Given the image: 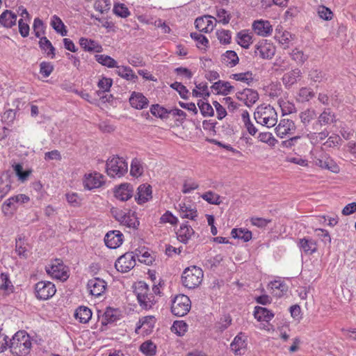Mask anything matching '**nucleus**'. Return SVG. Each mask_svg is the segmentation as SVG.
I'll return each mask as SVG.
<instances>
[{
	"label": "nucleus",
	"mask_w": 356,
	"mask_h": 356,
	"mask_svg": "<svg viewBox=\"0 0 356 356\" xmlns=\"http://www.w3.org/2000/svg\"><path fill=\"white\" fill-rule=\"evenodd\" d=\"M9 347L13 354L25 356L31 348V338L25 331H19L10 339Z\"/></svg>",
	"instance_id": "obj_1"
},
{
	"label": "nucleus",
	"mask_w": 356,
	"mask_h": 356,
	"mask_svg": "<svg viewBox=\"0 0 356 356\" xmlns=\"http://www.w3.org/2000/svg\"><path fill=\"white\" fill-rule=\"evenodd\" d=\"M134 293L140 306L143 309L152 308L156 302L155 296L150 292L148 286L144 282L136 283Z\"/></svg>",
	"instance_id": "obj_2"
},
{
	"label": "nucleus",
	"mask_w": 356,
	"mask_h": 356,
	"mask_svg": "<svg viewBox=\"0 0 356 356\" xmlns=\"http://www.w3.org/2000/svg\"><path fill=\"white\" fill-rule=\"evenodd\" d=\"M203 275V271L200 267L191 266L184 270L181 282L188 289H195L201 284Z\"/></svg>",
	"instance_id": "obj_3"
},
{
	"label": "nucleus",
	"mask_w": 356,
	"mask_h": 356,
	"mask_svg": "<svg viewBox=\"0 0 356 356\" xmlns=\"http://www.w3.org/2000/svg\"><path fill=\"white\" fill-rule=\"evenodd\" d=\"M257 122L268 128L274 127L277 122V115L275 109L270 106L258 108L255 113Z\"/></svg>",
	"instance_id": "obj_4"
},
{
	"label": "nucleus",
	"mask_w": 356,
	"mask_h": 356,
	"mask_svg": "<svg viewBox=\"0 0 356 356\" xmlns=\"http://www.w3.org/2000/svg\"><path fill=\"white\" fill-rule=\"evenodd\" d=\"M108 175L111 177H122L128 171V163L123 157H112L106 164Z\"/></svg>",
	"instance_id": "obj_5"
},
{
	"label": "nucleus",
	"mask_w": 356,
	"mask_h": 356,
	"mask_svg": "<svg viewBox=\"0 0 356 356\" xmlns=\"http://www.w3.org/2000/svg\"><path fill=\"white\" fill-rule=\"evenodd\" d=\"M191 302L189 298L184 294L176 296L172 300L171 312L177 316H184L190 311Z\"/></svg>",
	"instance_id": "obj_6"
},
{
	"label": "nucleus",
	"mask_w": 356,
	"mask_h": 356,
	"mask_svg": "<svg viewBox=\"0 0 356 356\" xmlns=\"http://www.w3.org/2000/svg\"><path fill=\"white\" fill-rule=\"evenodd\" d=\"M337 116L330 108H325L318 116L317 120L313 123V131H320L323 127H328L336 123Z\"/></svg>",
	"instance_id": "obj_7"
},
{
	"label": "nucleus",
	"mask_w": 356,
	"mask_h": 356,
	"mask_svg": "<svg viewBox=\"0 0 356 356\" xmlns=\"http://www.w3.org/2000/svg\"><path fill=\"white\" fill-rule=\"evenodd\" d=\"M46 272L53 278L66 280L68 277L67 268L60 259H55L45 267Z\"/></svg>",
	"instance_id": "obj_8"
},
{
	"label": "nucleus",
	"mask_w": 356,
	"mask_h": 356,
	"mask_svg": "<svg viewBox=\"0 0 356 356\" xmlns=\"http://www.w3.org/2000/svg\"><path fill=\"white\" fill-rule=\"evenodd\" d=\"M105 182L104 175L97 172L87 173L83 179L84 188L88 191L99 188L104 186Z\"/></svg>",
	"instance_id": "obj_9"
},
{
	"label": "nucleus",
	"mask_w": 356,
	"mask_h": 356,
	"mask_svg": "<svg viewBox=\"0 0 356 356\" xmlns=\"http://www.w3.org/2000/svg\"><path fill=\"white\" fill-rule=\"evenodd\" d=\"M35 291L37 298L46 300L56 293V289L51 282L41 281L35 284Z\"/></svg>",
	"instance_id": "obj_10"
},
{
	"label": "nucleus",
	"mask_w": 356,
	"mask_h": 356,
	"mask_svg": "<svg viewBox=\"0 0 356 356\" xmlns=\"http://www.w3.org/2000/svg\"><path fill=\"white\" fill-rule=\"evenodd\" d=\"M275 47L267 40H261L255 46L254 54L263 59H271L275 56Z\"/></svg>",
	"instance_id": "obj_11"
},
{
	"label": "nucleus",
	"mask_w": 356,
	"mask_h": 356,
	"mask_svg": "<svg viewBox=\"0 0 356 356\" xmlns=\"http://www.w3.org/2000/svg\"><path fill=\"white\" fill-rule=\"evenodd\" d=\"M136 265L135 253L127 252L120 257L115 263V268L122 273H125L133 268Z\"/></svg>",
	"instance_id": "obj_12"
},
{
	"label": "nucleus",
	"mask_w": 356,
	"mask_h": 356,
	"mask_svg": "<svg viewBox=\"0 0 356 356\" xmlns=\"http://www.w3.org/2000/svg\"><path fill=\"white\" fill-rule=\"evenodd\" d=\"M134 192V186L129 183L121 184L114 188V196L116 199L125 202L133 197Z\"/></svg>",
	"instance_id": "obj_13"
},
{
	"label": "nucleus",
	"mask_w": 356,
	"mask_h": 356,
	"mask_svg": "<svg viewBox=\"0 0 356 356\" xmlns=\"http://www.w3.org/2000/svg\"><path fill=\"white\" fill-rule=\"evenodd\" d=\"M106 286V282L99 277L89 280L87 284V288L90 294L96 297H99L104 293Z\"/></svg>",
	"instance_id": "obj_14"
},
{
	"label": "nucleus",
	"mask_w": 356,
	"mask_h": 356,
	"mask_svg": "<svg viewBox=\"0 0 356 356\" xmlns=\"http://www.w3.org/2000/svg\"><path fill=\"white\" fill-rule=\"evenodd\" d=\"M236 96L239 101L243 102L248 107H251L259 99L258 92L250 88H245L236 92Z\"/></svg>",
	"instance_id": "obj_15"
},
{
	"label": "nucleus",
	"mask_w": 356,
	"mask_h": 356,
	"mask_svg": "<svg viewBox=\"0 0 356 356\" xmlns=\"http://www.w3.org/2000/svg\"><path fill=\"white\" fill-rule=\"evenodd\" d=\"M123 241V234L118 230L108 232L105 237L104 242L106 245L111 249L118 248Z\"/></svg>",
	"instance_id": "obj_16"
},
{
	"label": "nucleus",
	"mask_w": 356,
	"mask_h": 356,
	"mask_svg": "<svg viewBox=\"0 0 356 356\" xmlns=\"http://www.w3.org/2000/svg\"><path fill=\"white\" fill-rule=\"evenodd\" d=\"M294 122L289 119H283L280 120L279 124L275 128V132L280 138H284L288 134H292L295 131Z\"/></svg>",
	"instance_id": "obj_17"
},
{
	"label": "nucleus",
	"mask_w": 356,
	"mask_h": 356,
	"mask_svg": "<svg viewBox=\"0 0 356 356\" xmlns=\"http://www.w3.org/2000/svg\"><path fill=\"white\" fill-rule=\"evenodd\" d=\"M252 29L256 34L263 37H266L271 34L273 27L270 22L266 20H257L252 24Z\"/></svg>",
	"instance_id": "obj_18"
},
{
	"label": "nucleus",
	"mask_w": 356,
	"mask_h": 356,
	"mask_svg": "<svg viewBox=\"0 0 356 356\" xmlns=\"http://www.w3.org/2000/svg\"><path fill=\"white\" fill-rule=\"evenodd\" d=\"M137 191L135 199L139 204L147 202L152 197V186L149 184H141L138 186Z\"/></svg>",
	"instance_id": "obj_19"
},
{
	"label": "nucleus",
	"mask_w": 356,
	"mask_h": 356,
	"mask_svg": "<svg viewBox=\"0 0 356 356\" xmlns=\"http://www.w3.org/2000/svg\"><path fill=\"white\" fill-rule=\"evenodd\" d=\"M298 245L300 249L307 255H311L317 250V243L316 241L309 237L300 238Z\"/></svg>",
	"instance_id": "obj_20"
},
{
	"label": "nucleus",
	"mask_w": 356,
	"mask_h": 356,
	"mask_svg": "<svg viewBox=\"0 0 356 356\" xmlns=\"http://www.w3.org/2000/svg\"><path fill=\"white\" fill-rule=\"evenodd\" d=\"M195 25L200 31L211 32L214 27L213 17L208 15L197 18L195 21Z\"/></svg>",
	"instance_id": "obj_21"
},
{
	"label": "nucleus",
	"mask_w": 356,
	"mask_h": 356,
	"mask_svg": "<svg viewBox=\"0 0 356 356\" xmlns=\"http://www.w3.org/2000/svg\"><path fill=\"white\" fill-rule=\"evenodd\" d=\"M314 161L316 165L321 168L327 169L332 172L337 173L339 172V167L331 157H315Z\"/></svg>",
	"instance_id": "obj_22"
},
{
	"label": "nucleus",
	"mask_w": 356,
	"mask_h": 356,
	"mask_svg": "<svg viewBox=\"0 0 356 356\" xmlns=\"http://www.w3.org/2000/svg\"><path fill=\"white\" fill-rule=\"evenodd\" d=\"M302 77V72L300 69L296 68L285 73L282 77L283 84L286 88H290L294 85Z\"/></svg>",
	"instance_id": "obj_23"
},
{
	"label": "nucleus",
	"mask_w": 356,
	"mask_h": 356,
	"mask_svg": "<svg viewBox=\"0 0 356 356\" xmlns=\"http://www.w3.org/2000/svg\"><path fill=\"white\" fill-rule=\"evenodd\" d=\"M178 211L180 217L182 218H188L195 220L197 216V211L195 207L186 203H180L179 204Z\"/></svg>",
	"instance_id": "obj_24"
},
{
	"label": "nucleus",
	"mask_w": 356,
	"mask_h": 356,
	"mask_svg": "<svg viewBox=\"0 0 356 356\" xmlns=\"http://www.w3.org/2000/svg\"><path fill=\"white\" fill-rule=\"evenodd\" d=\"M177 239L183 243H186L195 234V232L191 226L188 224H182L180 228L176 232Z\"/></svg>",
	"instance_id": "obj_25"
},
{
	"label": "nucleus",
	"mask_w": 356,
	"mask_h": 356,
	"mask_svg": "<svg viewBox=\"0 0 356 356\" xmlns=\"http://www.w3.org/2000/svg\"><path fill=\"white\" fill-rule=\"evenodd\" d=\"M129 103L136 109H143L147 106L149 101L142 93L134 92L129 98Z\"/></svg>",
	"instance_id": "obj_26"
},
{
	"label": "nucleus",
	"mask_w": 356,
	"mask_h": 356,
	"mask_svg": "<svg viewBox=\"0 0 356 356\" xmlns=\"http://www.w3.org/2000/svg\"><path fill=\"white\" fill-rule=\"evenodd\" d=\"M17 15L11 10H6L0 15V24L5 28H11L15 25Z\"/></svg>",
	"instance_id": "obj_27"
},
{
	"label": "nucleus",
	"mask_w": 356,
	"mask_h": 356,
	"mask_svg": "<svg viewBox=\"0 0 356 356\" xmlns=\"http://www.w3.org/2000/svg\"><path fill=\"white\" fill-rule=\"evenodd\" d=\"M254 316L259 321H270L274 316V314L265 307H255Z\"/></svg>",
	"instance_id": "obj_28"
},
{
	"label": "nucleus",
	"mask_w": 356,
	"mask_h": 356,
	"mask_svg": "<svg viewBox=\"0 0 356 356\" xmlns=\"http://www.w3.org/2000/svg\"><path fill=\"white\" fill-rule=\"evenodd\" d=\"M238 44L243 48L248 49L252 43V36L250 33L246 30L238 32L236 35Z\"/></svg>",
	"instance_id": "obj_29"
},
{
	"label": "nucleus",
	"mask_w": 356,
	"mask_h": 356,
	"mask_svg": "<svg viewBox=\"0 0 356 356\" xmlns=\"http://www.w3.org/2000/svg\"><path fill=\"white\" fill-rule=\"evenodd\" d=\"M74 316L80 323H86L92 317V312L88 307H80L76 310Z\"/></svg>",
	"instance_id": "obj_30"
},
{
	"label": "nucleus",
	"mask_w": 356,
	"mask_h": 356,
	"mask_svg": "<svg viewBox=\"0 0 356 356\" xmlns=\"http://www.w3.org/2000/svg\"><path fill=\"white\" fill-rule=\"evenodd\" d=\"M245 346V341L240 335L236 336L230 345L231 350L236 355L243 354Z\"/></svg>",
	"instance_id": "obj_31"
},
{
	"label": "nucleus",
	"mask_w": 356,
	"mask_h": 356,
	"mask_svg": "<svg viewBox=\"0 0 356 356\" xmlns=\"http://www.w3.org/2000/svg\"><path fill=\"white\" fill-rule=\"evenodd\" d=\"M238 55L234 51H227L222 55V62L228 67H234L238 64Z\"/></svg>",
	"instance_id": "obj_32"
},
{
	"label": "nucleus",
	"mask_w": 356,
	"mask_h": 356,
	"mask_svg": "<svg viewBox=\"0 0 356 356\" xmlns=\"http://www.w3.org/2000/svg\"><path fill=\"white\" fill-rule=\"evenodd\" d=\"M79 44L83 49L88 51H95L99 52L102 49V47L99 45L95 40H88L85 38H80Z\"/></svg>",
	"instance_id": "obj_33"
},
{
	"label": "nucleus",
	"mask_w": 356,
	"mask_h": 356,
	"mask_svg": "<svg viewBox=\"0 0 356 356\" xmlns=\"http://www.w3.org/2000/svg\"><path fill=\"white\" fill-rule=\"evenodd\" d=\"M211 88L218 93L227 95L234 89V87L227 81H218L213 84Z\"/></svg>",
	"instance_id": "obj_34"
},
{
	"label": "nucleus",
	"mask_w": 356,
	"mask_h": 356,
	"mask_svg": "<svg viewBox=\"0 0 356 356\" xmlns=\"http://www.w3.org/2000/svg\"><path fill=\"white\" fill-rule=\"evenodd\" d=\"M316 117L317 113L313 108H307L300 113V121L305 127L308 126L312 120L316 118Z\"/></svg>",
	"instance_id": "obj_35"
},
{
	"label": "nucleus",
	"mask_w": 356,
	"mask_h": 356,
	"mask_svg": "<svg viewBox=\"0 0 356 356\" xmlns=\"http://www.w3.org/2000/svg\"><path fill=\"white\" fill-rule=\"evenodd\" d=\"M115 67L117 68L116 73L122 78L128 81H135L137 79V76L134 74L133 70L129 67L117 65Z\"/></svg>",
	"instance_id": "obj_36"
},
{
	"label": "nucleus",
	"mask_w": 356,
	"mask_h": 356,
	"mask_svg": "<svg viewBox=\"0 0 356 356\" xmlns=\"http://www.w3.org/2000/svg\"><path fill=\"white\" fill-rule=\"evenodd\" d=\"M329 135V132L326 129L321 131H314L307 134V137L313 144L318 143L325 140Z\"/></svg>",
	"instance_id": "obj_37"
},
{
	"label": "nucleus",
	"mask_w": 356,
	"mask_h": 356,
	"mask_svg": "<svg viewBox=\"0 0 356 356\" xmlns=\"http://www.w3.org/2000/svg\"><path fill=\"white\" fill-rule=\"evenodd\" d=\"M51 25L52 28L62 36L67 35V31L65 29V26L62 20L56 15H54L51 20Z\"/></svg>",
	"instance_id": "obj_38"
},
{
	"label": "nucleus",
	"mask_w": 356,
	"mask_h": 356,
	"mask_svg": "<svg viewBox=\"0 0 356 356\" xmlns=\"http://www.w3.org/2000/svg\"><path fill=\"white\" fill-rule=\"evenodd\" d=\"M13 167L18 179L21 182L26 181L32 173V170L30 169L24 171L23 167L20 163H16Z\"/></svg>",
	"instance_id": "obj_39"
},
{
	"label": "nucleus",
	"mask_w": 356,
	"mask_h": 356,
	"mask_svg": "<svg viewBox=\"0 0 356 356\" xmlns=\"http://www.w3.org/2000/svg\"><path fill=\"white\" fill-rule=\"evenodd\" d=\"M15 250L20 257H28V244L21 237L16 239Z\"/></svg>",
	"instance_id": "obj_40"
},
{
	"label": "nucleus",
	"mask_w": 356,
	"mask_h": 356,
	"mask_svg": "<svg viewBox=\"0 0 356 356\" xmlns=\"http://www.w3.org/2000/svg\"><path fill=\"white\" fill-rule=\"evenodd\" d=\"M95 60L101 65L113 68L117 67V62L113 58L105 54L95 55Z\"/></svg>",
	"instance_id": "obj_41"
},
{
	"label": "nucleus",
	"mask_w": 356,
	"mask_h": 356,
	"mask_svg": "<svg viewBox=\"0 0 356 356\" xmlns=\"http://www.w3.org/2000/svg\"><path fill=\"white\" fill-rule=\"evenodd\" d=\"M16 209V203L13 197L6 200L1 206V211L5 216H11Z\"/></svg>",
	"instance_id": "obj_42"
},
{
	"label": "nucleus",
	"mask_w": 356,
	"mask_h": 356,
	"mask_svg": "<svg viewBox=\"0 0 356 356\" xmlns=\"http://www.w3.org/2000/svg\"><path fill=\"white\" fill-rule=\"evenodd\" d=\"M39 45L42 50L47 52L48 56H51V58L55 56V48L46 37L40 38Z\"/></svg>",
	"instance_id": "obj_43"
},
{
	"label": "nucleus",
	"mask_w": 356,
	"mask_h": 356,
	"mask_svg": "<svg viewBox=\"0 0 356 356\" xmlns=\"http://www.w3.org/2000/svg\"><path fill=\"white\" fill-rule=\"evenodd\" d=\"M231 234L233 238L242 239L245 242L249 241L252 238V232L243 229H233Z\"/></svg>",
	"instance_id": "obj_44"
},
{
	"label": "nucleus",
	"mask_w": 356,
	"mask_h": 356,
	"mask_svg": "<svg viewBox=\"0 0 356 356\" xmlns=\"http://www.w3.org/2000/svg\"><path fill=\"white\" fill-rule=\"evenodd\" d=\"M144 172L143 165L141 163L140 161L136 157L134 158L131 163V170L130 173L134 177H139L142 175Z\"/></svg>",
	"instance_id": "obj_45"
},
{
	"label": "nucleus",
	"mask_w": 356,
	"mask_h": 356,
	"mask_svg": "<svg viewBox=\"0 0 356 356\" xmlns=\"http://www.w3.org/2000/svg\"><path fill=\"white\" fill-rule=\"evenodd\" d=\"M201 197L208 203L215 205H219L222 201L220 196L212 191H207L201 195Z\"/></svg>",
	"instance_id": "obj_46"
},
{
	"label": "nucleus",
	"mask_w": 356,
	"mask_h": 356,
	"mask_svg": "<svg viewBox=\"0 0 356 356\" xmlns=\"http://www.w3.org/2000/svg\"><path fill=\"white\" fill-rule=\"evenodd\" d=\"M230 15L223 8H218L216 10V18L213 17V21L227 24L229 22Z\"/></svg>",
	"instance_id": "obj_47"
},
{
	"label": "nucleus",
	"mask_w": 356,
	"mask_h": 356,
	"mask_svg": "<svg viewBox=\"0 0 356 356\" xmlns=\"http://www.w3.org/2000/svg\"><path fill=\"white\" fill-rule=\"evenodd\" d=\"M197 106L200 110L202 115L204 117H209L213 115V108L209 103L205 102L202 100H199L197 102Z\"/></svg>",
	"instance_id": "obj_48"
},
{
	"label": "nucleus",
	"mask_w": 356,
	"mask_h": 356,
	"mask_svg": "<svg viewBox=\"0 0 356 356\" xmlns=\"http://www.w3.org/2000/svg\"><path fill=\"white\" fill-rule=\"evenodd\" d=\"M154 323L155 318L153 316H144L139 320L136 330L143 327H144L146 330H148L149 329L154 327Z\"/></svg>",
	"instance_id": "obj_49"
},
{
	"label": "nucleus",
	"mask_w": 356,
	"mask_h": 356,
	"mask_svg": "<svg viewBox=\"0 0 356 356\" xmlns=\"http://www.w3.org/2000/svg\"><path fill=\"white\" fill-rule=\"evenodd\" d=\"M273 290H278L280 292H275V295L280 297L288 291L287 285L281 280H275L269 284Z\"/></svg>",
	"instance_id": "obj_50"
},
{
	"label": "nucleus",
	"mask_w": 356,
	"mask_h": 356,
	"mask_svg": "<svg viewBox=\"0 0 356 356\" xmlns=\"http://www.w3.org/2000/svg\"><path fill=\"white\" fill-rule=\"evenodd\" d=\"M140 350L147 356H153L156 353V346L150 341H147L140 345Z\"/></svg>",
	"instance_id": "obj_51"
},
{
	"label": "nucleus",
	"mask_w": 356,
	"mask_h": 356,
	"mask_svg": "<svg viewBox=\"0 0 356 356\" xmlns=\"http://www.w3.org/2000/svg\"><path fill=\"white\" fill-rule=\"evenodd\" d=\"M231 77L236 81L246 83L247 84H250V83L253 81L252 73L249 71L243 73L233 74Z\"/></svg>",
	"instance_id": "obj_52"
},
{
	"label": "nucleus",
	"mask_w": 356,
	"mask_h": 356,
	"mask_svg": "<svg viewBox=\"0 0 356 356\" xmlns=\"http://www.w3.org/2000/svg\"><path fill=\"white\" fill-rule=\"evenodd\" d=\"M13 286L6 274L1 273L0 275V290L7 292H12Z\"/></svg>",
	"instance_id": "obj_53"
},
{
	"label": "nucleus",
	"mask_w": 356,
	"mask_h": 356,
	"mask_svg": "<svg viewBox=\"0 0 356 356\" xmlns=\"http://www.w3.org/2000/svg\"><path fill=\"white\" fill-rule=\"evenodd\" d=\"M122 225L129 228L137 229L139 225V221L134 214L128 213L126 217L124 218V220H122Z\"/></svg>",
	"instance_id": "obj_54"
},
{
	"label": "nucleus",
	"mask_w": 356,
	"mask_h": 356,
	"mask_svg": "<svg viewBox=\"0 0 356 356\" xmlns=\"http://www.w3.org/2000/svg\"><path fill=\"white\" fill-rule=\"evenodd\" d=\"M188 325L183 321H176L174 322L172 330L179 336H182L187 331Z\"/></svg>",
	"instance_id": "obj_55"
},
{
	"label": "nucleus",
	"mask_w": 356,
	"mask_h": 356,
	"mask_svg": "<svg viewBox=\"0 0 356 356\" xmlns=\"http://www.w3.org/2000/svg\"><path fill=\"white\" fill-rule=\"evenodd\" d=\"M291 58L298 64L304 63L308 58V56L304 54L302 51L295 49L291 53Z\"/></svg>",
	"instance_id": "obj_56"
},
{
	"label": "nucleus",
	"mask_w": 356,
	"mask_h": 356,
	"mask_svg": "<svg viewBox=\"0 0 356 356\" xmlns=\"http://www.w3.org/2000/svg\"><path fill=\"white\" fill-rule=\"evenodd\" d=\"M11 189L10 180L0 178V201L8 193Z\"/></svg>",
	"instance_id": "obj_57"
},
{
	"label": "nucleus",
	"mask_w": 356,
	"mask_h": 356,
	"mask_svg": "<svg viewBox=\"0 0 356 356\" xmlns=\"http://www.w3.org/2000/svg\"><path fill=\"white\" fill-rule=\"evenodd\" d=\"M113 13L121 17L126 18L130 15V12L124 4H116L113 8Z\"/></svg>",
	"instance_id": "obj_58"
},
{
	"label": "nucleus",
	"mask_w": 356,
	"mask_h": 356,
	"mask_svg": "<svg viewBox=\"0 0 356 356\" xmlns=\"http://www.w3.org/2000/svg\"><path fill=\"white\" fill-rule=\"evenodd\" d=\"M95 10L101 13L107 12L111 8L110 0H97L95 3Z\"/></svg>",
	"instance_id": "obj_59"
},
{
	"label": "nucleus",
	"mask_w": 356,
	"mask_h": 356,
	"mask_svg": "<svg viewBox=\"0 0 356 356\" xmlns=\"http://www.w3.org/2000/svg\"><path fill=\"white\" fill-rule=\"evenodd\" d=\"M170 86L179 92L181 98L184 99H188V90L182 83L179 82H175L171 84Z\"/></svg>",
	"instance_id": "obj_60"
},
{
	"label": "nucleus",
	"mask_w": 356,
	"mask_h": 356,
	"mask_svg": "<svg viewBox=\"0 0 356 356\" xmlns=\"http://www.w3.org/2000/svg\"><path fill=\"white\" fill-rule=\"evenodd\" d=\"M150 111L153 115L161 118H165L169 113L167 109L160 106L159 104L152 105Z\"/></svg>",
	"instance_id": "obj_61"
},
{
	"label": "nucleus",
	"mask_w": 356,
	"mask_h": 356,
	"mask_svg": "<svg viewBox=\"0 0 356 356\" xmlns=\"http://www.w3.org/2000/svg\"><path fill=\"white\" fill-rule=\"evenodd\" d=\"M54 70V67L50 63L42 62L40 65V73L45 78L49 76Z\"/></svg>",
	"instance_id": "obj_62"
},
{
	"label": "nucleus",
	"mask_w": 356,
	"mask_h": 356,
	"mask_svg": "<svg viewBox=\"0 0 356 356\" xmlns=\"http://www.w3.org/2000/svg\"><path fill=\"white\" fill-rule=\"evenodd\" d=\"M191 38L197 41V46L198 48H201V46L207 47L209 41L207 38L200 33H191Z\"/></svg>",
	"instance_id": "obj_63"
},
{
	"label": "nucleus",
	"mask_w": 356,
	"mask_h": 356,
	"mask_svg": "<svg viewBox=\"0 0 356 356\" xmlns=\"http://www.w3.org/2000/svg\"><path fill=\"white\" fill-rule=\"evenodd\" d=\"M298 95L301 102H307L312 98L314 96V94L311 89L302 88L299 91Z\"/></svg>",
	"instance_id": "obj_64"
}]
</instances>
